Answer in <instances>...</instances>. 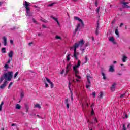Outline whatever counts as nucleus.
<instances>
[{"instance_id":"1","label":"nucleus","mask_w":130,"mask_h":130,"mask_svg":"<svg viewBox=\"0 0 130 130\" xmlns=\"http://www.w3.org/2000/svg\"><path fill=\"white\" fill-rule=\"evenodd\" d=\"M81 66V61L80 60H78L77 64H75L73 66V72L75 75L76 78V82H79L80 79H81V76H79V68Z\"/></svg>"},{"instance_id":"2","label":"nucleus","mask_w":130,"mask_h":130,"mask_svg":"<svg viewBox=\"0 0 130 130\" xmlns=\"http://www.w3.org/2000/svg\"><path fill=\"white\" fill-rule=\"evenodd\" d=\"M85 44V42L84 40H80L78 43H75L74 45L71 47L72 49H74V56L76 58V59H78V55H79V53L77 52V48L79 47V46L82 47L83 45Z\"/></svg>"},{"instance_id":"3","label":"nucleus","mask_w":130,"mask_h":130,"mask_svg":"<svg viewBox=\"0 0 130 130\" xmlns=\"http://www.w3.org/2000/svg\"><path fill=\"white\" fill-rule=\"evenodd\" d=\"M13 76V72H9L8 73H5L1 76L0 78V83H2L5 79L7 80V81H11L12 80V77Z\"/></svg>"},{"instance_id":"4","label":"nucleus","mask_w":130,"mask_h":130,"mask_svg":"<svg viewBox=\"0 0 130 130\" xmlns=\"http://www.w3.org/2000/svg\"><path fill=\"white\" fill-rule=\"evenodd\" d=\"M29 6H30V3L25 1L24 3H23V6L25 8L26 10V16H29L30 17L32 16V13L30 12V8H29Z\"/></svg>"},{"instance_id":"5","label":"nucleus","mask_w":130,"mask_h":130,"mask_svg":"<svg viewBox=\"0 0 130 130\" xmlns=\"http://www.w3.org/2000/svg\"><path fill=\"white\" fill-rule=\"evenodd\" d=\"M68 80L69 81V85H68V88L70 91V93L71 94V96H73V91L72 90V89L71 88V87H72V83H76V80H75V79L71 78L70 77V75H69L68 76Z\"/></svg>"},{"instance_id":"6","label":"nucleus","mask_w":130,"mask_h":130,"mask_svg":"<svg viewBox=\"0 0 130 130\" xmlns=\"http://www.w3.org/2000/svg\"><path fill=\"white\" fill-rule=\"evenodd\" d=\"M87 82L86 83V87L87 88H90V87H91V80H92V77H91V75H88L87 76Z\"/></svg>"},{"instance_id":"7","label":"nucleus","mask_w":130,"mask_h":130,"mask_svg":"<svg viewBox=\"0 0 130 130\" xmlns=\"http://www.w3.org/2000/svg\"><path fill=\"white\" fill-rule=\"evenodd\" d=\"M129 125L130 124L129 123H125V124H123V129H129Z\"/></svg>"},{"instance_id":"8","label":"nucleus","mask_w":130,"mask_h":130,"mask_svg":"<svg viewBox=\"0 0 130 130\" xmlns=\"http://www.w3.org/2000/svg\"><path fill=\"white\" fill-rule=\"evenodd\" d=\"M122 4V7H123V8H129V2H121Z\"/></svg>"},{"instance_id":"9","label":"nucleus","mask_w":130,"mask_h":130,"mask_svg":"<svg viewBox=\"0 0 130 130\" xmlns=\"http://www.w3.org/2000/svg\"><path fill=\"white\" fill-rule=\"evenodd\" d=\"M74 20H76L77 21H79V22H80V23H81V27H84V22H83V20L80 19V18L77 16H75L74 17Z\"/></svg>"},{"instance_id":"10","label":"nucleus","mask_w":130,"mask_h":130,"mask_svg":"<svg viewBox=\"0 0 130 130\" xmlns=\"http://www.w3.org/2000/svg\"><path fill=\"white\" fill-rule=\"evenodd\" d=\"M74 56L75 57V56L72 55L71 54H67V56H66V59L67 60V61H70V60H71V57H74Z\"/></svg>"},{"instance_id":"11","label":"nucleus","mask_w":130,"mask_h":130,"mask_svg":"<svg viewBox=\"0 0 130 130\" xmlns=\"http://www.w3.org/2000/svg\"><path fill=\"white\" fill-rule=\"evenodd\" d=\"M115 70L114 69V65L112 64L110 66V68L109 69V72H110L111 73H113Z\"/></svg>"},{"instance_id":"12","label":"nucleus","mask_w":130,"mask_h":130,"mask_svg":"<svg viewBox=\"0 0 130 130\" xmlns=\"http://www.w3.org/2000/svg\"><path fill=\"white\" fill-rule=\"evenodd\" d=\"M3 40L4 41V46H7V44H8V39H7V37H3Z\"/></svg>"},{"instance_id":"13","label":"nucleus","mask_w":130,"mask_h":130,"mask_svg":"<svg viewBox=\"0 0 130 130\" xmlns=\"http://www.w3.org/2000/svg\"><path fill=\"white\" fill-rule=\"evenodd\" d=\"M71 67H72V66L71 65V63H69L67 65L66 70V75H67V74H68V73H69V72H70V70Z\"/></svg>"},{"instance_id":"14","label":"nucleus","mask_w":130,"mask_h":130,"mask_svg":"<svg viewBox=\"0 0 130 130\" xmlns=\"http://www.w3.org/2000/svg\"><path fill=\"white\" fill-rule=\"evenodd\" d=\"M13 55H14V52L11 51L8 54V56L11 59V60H13Z\"/></svg>"},{"instance_id":"15","label":"nucleus","mask_w":130,"mask_h":130,"mask_svg":"<svg viewBox=\"0 0 130 130\" xmlns=\"http://www.w3.org/2000/svg\"><path fill=\"white\" fill-rule=\"evenodd\" d=\"M104 95V93H103V92L101 91L99 93V95L98 96V99H101V98H103Z\"/></svg>"},{"instance_id":"16","label":"nucleus","mask_w":130,"mask_h":130,"mask_svg":"<svg viewBox=\"0 0 130 130\" xmlns=\"http://www.w3.org/2000/svg\"><path fill=\"white\" fill-rule=\"evenodd\" d=\"M115 86H116V83H114L112 85V87H111V90L112 91V92L114 91V90H115Z\"/></svg>"},{"instance_id":"17","label":"nucleus","mask_w":130,"mask_h":130,"mask_svg":"<svg viewBox=\"0 0 130 130\" xmlns=\"http://www.w3.org/2000/svg\"><path fill=\"white\" fill-rule=\"evenodd\" d=\"M109 41H111L112 43L115 44V42L114 41V38L113 37H110L109 39Z\"/></svg>"},{"instance_id":"18","label":"nucleus","mask_w":130,"mask_h":130,"mask_svg":"<svg viewBox=\"0 0 130 130\" xmlns=\"http://www.w3.org/2000/svg\"><path fill=\"white\" fill-rule=\"evenodd\" d=\"M6 85H7V81H5L4 84L0 86V89H4L5 87H6Z\"/></svg>"},{"instance_id":"19","label":"nucleus","mask_w":130,"mask_h":130,"mask_svg":"<svg viewBox=\"0 0 130 130\" xmlns=\"http://www.w3.org/2000/svg\"><path fill=\"white\" fill-rule=\"evenodd\" d=\"M127 59V57H126V56L123 55L122 59L123 62H125Z\"/></svg>"},{"instance_id":"20","label":"nucleus","mask_w":130,"mask_h":130,"mask_svg":"<svg viewBox=\"0 0 130 130\" xmlns=\"http://www.w3.org/2000/svg\"><path fill=\"white\" fill-rule=\"evenodd\" d=\"M80 27H81V23H78L77 24L76 28L75 29V32H77L79 30V29H80Z\"/></svg>"},{"instance_id":"21","label":"nucleus","mask_w":130,"mask_h":130,"mask_svg":"<svg viewBox=\"0 0 130 130\" xmlns=\"http://www.w3.org/2000/svg\"><path fill=\"white\" fill-rule=\"evenodd\" d=\"M16 109H21V105L19 104H17L15 106Z\"/></svg>"},{"instance_id":"22","label":"nucleus","mask_w":130,"mask_h":130,"mask_svg":"<svg viewBox=\"0 0 130 130\" xmlns=\"http://www.w3.org/2000/svg\"><path fill=\"white\" fill-rule=\"evenodd\" d=\"M99 24L98 23L97 28L95 30V34H96V35H98L99 34V32H98V31H99Z\"/></svg>"},{"instance_id":"23","label":"nucleus","mask_w":130,"mask_h":130,"mask_svg":"<svg viewBox=\"0 0 130 130\" xmlns=\"http://www.w3.org/2000/svg\"><path fill=\"white\" fill-rule=\"evenodd\" d=\"M24 91L21 90L20 91V97L21 98H23L24 97Z\"/></svg>"},{"instance_id":"24","label":"nucleus","mask_w":130,"mask_h":130,"mask_svg":"<svg viewBox=\"0 0 130 130\" xmlns=\"http://www.w3.org/2000/svg\"><path fill=\"white\" fill-rule=\"evenodd\" d=\"M123 114L125 116V117H123V119H124V118H128V116L127 115V114L125 113V112H124Z\"/></svg>"},{"instance_id":"25","label":"nucleus","mask_w":130,"mask_h":130,"mask_svg":"<svg viewBox=\"0 0 130 130\" xmlns=\"http://www.w3.org/2000/svg\"><path fill=\"white\" fill-rule=\"evenodd\" d=\"M115 33L116 35H117L118 36V37H119V33L118 32V29H115Z\"/></svg>"},{"instance_id":"26","label":"nucleus","mask_w":130,"mask_h":130,"mask_svg":"<svg viewBox=\"0 0 130 130\" xmlns=\"http://www.w3.org/2000/svg\"><path fill=\"white\" fill-rule=\"evenodd\" d=\"M3 105H4V101H2L0 105V111H2V109H3Z\"/></svg>"},{"instance_id":"27","label":"nucleus","mask_w":130,"mask_h":130,"mask_svg":"<svg viewBox=\"0 0 130 130\" xmlns=\"http://www.w3.org/2000/svg\"><path fill=\"white\" fill-rule=\"evenodd\" d=\"M102 75L103 76V78L104 79V80H106V76H105V74H104V73H102Z\"/></svg>"},{"instance_id":"28","label":"nucleus","mask_w":130,"mask_h":130,"mask_svg":"<svg viewBox=\"0 0 130 130\" xmlns=\"http://www.w3.org/2000/svg\"><path fill=\"white\" fill-rule=\"evenodd\" d=\"M55 38H56V39H59L60 40H61V39H62L61 38V37H60V36H58V35L55 36Z\"/></svg>"},{"instance_id":"29","label":"nucleus","mask_w":130,"mask_h":130,"mask_svg":"<svg viewBox=\"0 0 130 130\" xmlns=\"http://www.w3.org/2000/svg\"><path fill=\"white\" fill-rule=\"evenodd\" d=\"M35 107H37L38 108H41V107L40 106V105H39V104H36L35 105Z\"/></svg>"},{"instance_id":"30","label":"nucleus","mask_w":130,"mask_h":130,"mask_svg":"<svg viewBox=\"0 0 130 130\" xmlns=\"http://www.w3.org/2000/svg\"><path fill=\"white\" fill-rule=\"evenodd\" d=\"M2 51L3 52V53H6V48L4 47V48H2Z\"/></svg>"},{"instance_id":"31","label":"nucleus","mask_w":130,"mask_h":130,"mask_svg":"<svg viewBox=\"0 0 130 130\" xmlns=\"http://www.w3.org/2000/svg\"><path fill=\"white\" fill-rule=\"evenodd\" d=\"M46 81L48 82V83H49L50 84V83L52 82L50 81V79L47 78V77L46 78Z\"/></svg>"},{"instance_id":"32","label":"nucleus","mask_w":130,"mask_h":130,"mask_svg":"<svg viewBox=\"0 0 130 130\" xmlns=\"http://www.w3.org/2000/svg\"><path fill=\"white\" fill-rule=\"evenodd\" d=\"M52 19H53V20H54V21H55L56 22H57V21H58V20L57 19V18H55V17H53V16H52Z\"/></svg>"},{"instance_id":"33","label":"nucleus","mask_w":130,"mask_h":130,"mask_svg":"<svg viewBox=\"0 0 130 130\" xmlns=\"http://www.w3.org/2000/svg\"><path fill=\"white\" fill-rule=\"evenodd\" d=\"M69 104V99H66L65 100V104Z\"/></svg>"},{"instance_id":"34","label":"nucleus","mask_w":130,"mask_h":130,"mask_svg":"<svg viewBox=\"0 0 130 130\" xmlns=\"http://www.w3.org/2000/svg\"><path fill=\"white\" fill-rule=\"evenodd\" d=\"M4 68L6 69H9V65L6 63Z\"/></svg>"},{"instance_id":"35","label":"nucleus","mask_w":130,"mask_h":130,"mask_svg":"<svg viewBox=\"0 0 130 130\" xmlns=\"http://www.w3.org/2000/svg\"><path fill=\"white\" fill-rule=\"evenodd\" d=\"M100 11V7H98L96 9V14H99Z\"/></svg>"},{"instance_id":"36","label":"nucleus","mask_w":130,"mask_h":130,"mask_svg":"<svg viewBox=\"0 0 130 130\" xmlns=\"http://www.w3.org/2000/svg\"><path fill=\"white\" fill-rule=\"evenodd\" d=\"M94 113H95V112H94V109H92L91 112V115H93V114H94Z\"/></svg>"},{"instance_id":"37","label":"nucleus","mask_w":130,"mask_h":130,"mask_svg":"<svg viewBox=\"0 0 130 130\" xmlns=\"http://www.w3.org/2000/svg\"><path fill=\"white\" fill-rule=\"evenodd\" d=\"M54 4H55V3H52L48 5L49 7H52V6H53V5H54Z\"/></svg>"},{"instance_id":"38","label":"nucleus","mask_w":130,"mask_h":130,"mask_svg":"<svg viewBox=\"0 0 130 130\" xmlns=\"http://www.w3.org/2000/svg\"><path fill=\"white\" fill-rule=\"evenodd\" d=\"M18 75H19V72H17L15 75H14V78H16V77H17V76H18Z\"/></svg>"},{"instance_id":"39","label":"nucleus","mask_w":130,"mask_h":130,"mask_svg":"<svg viewBox=\"0 0 130 130\" xmlns=\"http://www.w3.org/2000/svg\"><path fill=\"white\" fill-rule=\"evenodd\" d=\"M12 85H13V82H10L8 86V89H10V88H11V86H12Z\"/></svg>"},{"instance_id":"40","label":"nucleus","mask_w":130,"mask_h":130,"mask_svg":"<svg viewBox=\"0 0 130 130\" xmlns=\"http://www.w3.org/2000/svg\"><path fill=\"white\" fill-rule=\"evenodd\" d=\"M90 45V44L89 43H86L85 45V47H87V46H89Z\"/></svg>"},{"instance_id":"41","label":"nucleus","mask_w":130,"mask_h":130,"mask_svg":"<svg viewBox=\"0 0 130 130\" xmlns=\"http://www.w3.org/2000/svg\"><path fill=\"white\" fill-rule=\"evenodd\" d=\"M67 108H68V109H69V108H70V104H66Z\"/></svg>"},{"instance_id":"42","label":"nucleus","mask_w":130,"mask_h":130,"mask_svg":"<svg viewBox=\"0 0 130 130\" xmlns=\"http://www.w3.org/2000/svg\"><path fill=\"white\" fill-rule=\"evenodd\" d=\"M118 76H122V73H117Z\"/></svg>"},{"instance_id":"43","label":"nucleus","mask_w":130,"mask_h":130,"mask_svg":"<svg viewBox=\"0 0 130 130\" xmlns=\"http://www.w3.org/2000/svg\"><path fill=\"white\" fill-rule=\"evenodd\" d=\"M92 95L94 96V98H96V93L95 92L92 93Z\"/></svg>"},{"instance_id":"44","label":"nucleus","mask_w":130,"mask_h":130,"mask_svg":"<svg viewBox=\"0 0 130 130\" xmlns=\"http://www.w3.org/2000/svg\"><path fill=\"white\" fill-rule=\"evenodd\" d=\"M95 6L96 7H98V1L97 0H95Z\"/></svg>"},{"instance_id":"45","label":"nucleus","mask_w":130,"mask_h":130,"mask_svg":"<svg viewBox=\"0 0 130 130\" xmlns=\"http://www.w3.org/2000/svg\"><path fill=\"white\" fill-rule=\"evenodd\" d=\"M63 73H64V70H62V71L60 73L61 75H63Z\"/></svg>"},{"instance_id":"46","label":"nucleus","mask_w":130,"mask_h":130,"mask_svg":"<svg viewBox=\"0 0 130 130\" xmlns=\"http://www.w3.org/2000/svg\"><path fill=\"white\" fill-rule=\"evenodd\" d=\"M85 63H86V62H87V61H88V58L87 57V56L85 57Z\"/></svg>"},{"instance_id":"47","label":"nucleus","mask_w":130,"mask_h":130,"mask_svg":"<svg viewBox=\"0 0 130 130\" xmlns=\"http://www.w3.org/2000/svg\"><path fill=\"white\" fill-rule=\"evenodd\" d=\"M10 62H11V59H9V60L6 63L8 64V63H10Z\"/></svg>"},{"instance_id":"48","label":"nucleus","mask_w":130,"mask_h":130,"mask_svg":"<svg viewBox=\"0 0 130 130\" xmlns=\"http://www.w3.org/2000/svg\"><path fill=\"white\" fill-rule=\"evenodd\" d=\"M50 85H51V88H53V83L52 82H51V83H50Z\"/></svg>"},{"instance_id":"49","label":"nucleus","mask_w":130,"mask_h":130,"mask_svg":"<svg viewBox=\"0 0 130 130\" xmlns=\"http://www.w3.org/2000/svg\"><path fill=\"white\" fill-rule=\"evenodd\" d=\"M94 122H98L97 118H94Z\"/></svg>"},{"instance_id":"50","label":"nucleus","mask_w":130,"mask_h":130,"mask_svg":"<svg viewBox=\"0 0 130 130\" xmlns=\"http://www.w3.org/2000/svg\"><path fill=\"white\" fill-rule=\"evenodd\" d=\"M81 50L83 52H85V49H83L82 48H80Z\"/></svg>"},{"instance_id":"51","label":"nucleus","mask_w":130,"mask_h":130,"mask_svg":"<svg viewBox=\"0 0 130 130\" xmlns=\"http://www.w3.org/2000/svg\"><path fill=\"white\" fill-rule=\"evenodd\" d=\"M123 96H124V94H121V95L120 96V98H122Z\"/></svg>"},{"instance_id":"52","label":"nucleus","mask_w":130,"mask_h":130,"mask_svg":"<svg viewBox=\"0 0 130 130\" xmlns=\"http://www.w3.org/2000/svg\"><path fill=\"white\" fill-rule=\"evenodd\" d=\"M10 43L11 44H13V43H14V42L12 40H10Z\"/></svg>"},{"instance_id":"53","label":"nucleus","mask_w":130,"mask_h":130,"mask_svg":"<svg viewBox=\"0 0 130 130\" xmlns=\"http://www.w3.org/2000/svg\"><path fill=\"white\" fill-rule=\"evenodd\" d=\"M32 21H33L34 23H36V20H35V19L34 18H32Z\"/></svg>"},{"instance_id":"54","label":"nucleus","mask_w":130,"mask_h":130,"mask_svg":"<svg viewBox=\"0 0 130 130\" xmlns=\"http://www.w3.org/2000/svg\"><path fill=\"white\" fill-rule=\"evenodd\" d=\"M45 87L46 88H47V87H48V84L47 83H45Z\"/></svg>"},{"instance_id":"55","label":"nucleus","mask_w":130,"mask_h":130,"mask_svg":"<svg viewBox=\"0 0 130 130\" xmlns=\"http://www.w3.org/2000/svg\"><path fill=\"white\" fill-rule=\"evenodd\" d=\"M11 126H16V124H14V123L12 124Z\"/></svg>"},{"instance_id":"56","label":"nucleus","mask_w":130,"mask_h":130,"mask_svg":"<svg viewBox=\"0 0 130 130\" xmlns=\"http://www.w3.org/2000/svg\"><path fill=\"white\" fill-rule=\"evenodd\" d=\"M71 100L72 101H74V98L73 97V95H71Z\"/></svg>"},{"instance_id":"57","label":"nucleus","mask_w":130,"mask_h":130,"mask_svg":"<svg viewBox=\"0 0 130 130\" xmlns=\"http://www.w3.org/2000/svg\"><path fill=\"white\" fill-rule=\"evenodd\" d=\"M57 22V23L58 24V26H60V24H59V22H58V20Z\"/></svg>"},{"instance_id":"58","label":"nucleus","mask_w":130,"mask_h":130,"mask_svg":"<svg viewBox=\"0 0 130 130\" xmlns=\"http://www.w3.org/2000/svg\"><path fill=\"white\" fill-rule=\"evenodd\" d=\"M31 44H33V42H30V43H29L28 44V45H29V46H30V45H31Z\"/></svg>"},{"instance_id":"59","label":"nucleus","mask_w":130,"mask_h":130,"mask_svg":"<svg viewBox=\"0 0 130 130\" xmlns=\"http://www.w3.org/2000/svg\"><path fill=\"white\" fill-rule=\"evenodd\" d=\"M122 26H123V23L120 24V27H122Z\"/></svg>"},{"instance_id":"60","label":"nucleus","mask_w":130,"mask_h":130,"mask_svg":"<svg viewBox=\"0 0 130 130\" xmlns=\"http://www.w3.org/2000/svg\"><path fill=\"white\" fill-rule=\"evenodd\" d=\"M43 28H46V26H45V25L43 24Z\"/></svg>"},{"instance_id":"61","label":"nucleus","mask_w":130,"mask_h":130,"mask_svg":"<svg viewBox=\"0 0 130 130\" xmlns=\"http://www.w3.org/2000/svg\"><path fill=\"white\" fill-rule=\"evenodd\" d=\"M22 99H23V98H21L19 100V103H20V102H21V101H22Z\"/></svg>"},{"instance_id":"62","label":"nucleus","mask_w":130,"mask_h":130,"mask_svg":"<svg viewBox=\"0 0 130 130\" xmlns=\"http://www.w3.org/2000/svg\"><path fill=\"white\" fill-rule=\"evenodd\" d=\"M91 38H92V41H94V37H92Z\"/></svg>"},{"instance_id":"63","label":"nucleus","mask_w":130,"mask_h":130,"mask_svg":"<svg viewBox=\"0 0 130 130\" xmlns=\"http://www.w3.org/2000/svg\"><path fill=\"white\" fill-rule=\"evenodd\" d=\"M3 2H0V6H2L3 5Z\"/></svg>"},{"instance_id":"64","label":"nucleus","mask_w":130,"mask_h":130,"mask_svg":"<svg viewBox=\"0 0 130 130\" xmlns=\"http://www.w3.org/2000/svg\"><path fill=\"white\" fill-rule=\"evenodd\" d=\"M113 63H114V64L116 63V61H114L113 62Z\"/></svg>"}]
</instances>
